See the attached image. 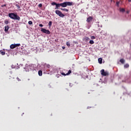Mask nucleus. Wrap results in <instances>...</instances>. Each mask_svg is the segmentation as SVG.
Segmentation results:
<instances>
[{"mask_svg": "<svg viewBox=\"0 0 131 131\" xmlns=\"http://www.w3.org/2000/svg\"><path fill=\"white\" fill-rule=\"evenodd\" d=\"M21 45L20 43H17V44H12L10 45V49H15V48H17V47H20Z\"/></svg>", "mask_w": 131, "mask_h": 131, "instance_id": "obj_7", "label": "nucleus"}, {"mask_svg": "<svg viewBox=\"0 0 131 131\" xmlns=\"http://www.w3.org/2000/svg\"><path fill=\"white\" fill-rule=\"evenodd\" d=\"M6 4H5L4 5H2V8H4V7H6Z\"/></svg>", "mask_w": 131, "mask_h": 131, "instance_id": "obj_32", "label": "nucleus"}, {"mask_svg": "<svg viewBox=\"0 0 131 131\" xmlns=\"http://www.w3.org/2000/svg\"><path fill=\"white\" fill-rule=\"evenodd\" d=\"M61 11H64L65 12H69V10L66 8H61Z\"/></svg>", "mask_w": 131, "mask_h": 131, "instance_id": "obj_13", "label": "nucleus"}, {"mask_svg": "<svg viewBox=\"0 0 131 131\" xmlns=\"http://www.w3.org/2000/svg\"><path fill=\"white\" fill-rule=\"evenodd\" d=\"M0 54L2 55V56H4L6 54V52L5 51H3L2 50L0 51Z\"/></svg>", "mask_w": 131, "mask_h": 131, "instance_id": "obj_12", "label": "nucleus"}, {"mask_svg": "<svg viewBox=\"0 0 131 131\" xmlns=\"http://www.w3.org/2000/svg\"><path fill=\"white\" fill-rule=\"evenodd\" d=\"M21 79H22V78H20L19 77H17L16 78V80H17V81H21V80H22Z\"/></svg>", "mask_w": 131, "mask_h": 131, "instance_id": "obj_15", "label": "nucleus"}, {"mask_svg": "<svg viewBox=\"0 0 131 131\" xmlns=\"http://www.w3.org/2000/svg\"><path fill=\"white\" fill-rule=\"evenodd\" d=\"M61 75H63L64 76H66V75H66V74H65L64 73H61Z\"/></svg>", "mask_w": 131, "mask_h": 131, "instance_id": "obj_29", "label": "nucleus"}, {"mask_svg": "<svg viewBox=\"0 0 131 131\" xmlns=\"http://www.w3.org/2000/svg\"><path fill=\"white\" fill-rule=\"evenodd\" d=\"M52 21H49V26L50 27H51V26H52Z\"/></svg>", "mask_w": 131, "mask_h": 131, "instance_id": "obj_21", "label": "nucleus"}, {"mask_svg": "<svg viewBox=\"0 0 131 131\" xmlns=\"http://www.w3.org/2000/svg\"><path fill=\"white\" fill-rule=\"evenodd\" d=\"M85 40H90V38L89 37H86L85 38Z\"/></svg>", "mask_w": 131, "mask_h": 131, "instance_id": "obj_27", "label": "nucleus"}, {"mask_svg": "<svg viewBox=\"0 0 131 131\" xmlns=\"http://www.w3.org/2000/svg\"><path fill=\"white\" fill-rule=\"evenodd\" d=\"M100 72L102 76H108L109 75V73L108 72H105V70L104 69L101 70Z\"/></svg>", "mask_w": 131, "mask_h": 131, "instance_id": "obj_4", "label": "nucleus"}, {"mask_svg": "<svg viewBox=\"0 0 131 131\" xmlns=\"http://www.w3.org/2000/svg\"><path fill=\"white\" fill-rule=\"evenodd\" d=\"M28 24L29 25H32V21L31 20H30L28 21Z\"/></svg>", "mask_w": 131, "mask_h": 131, "instance_id": "obj_23", "label": "nucleus"}, {"mask_svg": "<svg viewBox=\"0 0 131 131\" xmlns=\"http://www.w3.org/2000/svg\"><path fill=\"white\" fill-rule=\"evenodd\" d=\"M124 68H128V67H129V64L126 63V64H125L124 66Z\"/></svg>", "mask_w": 131, "mask_h": 131, "instance_id": "obj_17", "label": "nucleus"}, {"mask_svg": "<svg viewBox=\"0 0 131 131\" xmlns=\"http://www.w3.org/2000/svg\"><path fill=\"white\" fill-rule=\"evenodd\" d=\"M39 26L40 27H42L43 26V25H42V24H39Z\"/></svg>", "mask_w": 131, "mask_h": 131, "instance_id": "obj_31", "label": "nucleus"}, {"mask_svg": "<svg viewBox=\"0 0 131 131\" xmlns=\"http://www.w3.org/2000/svg\"><path fill=\"white\" fill-rule=\"evenodd\" d=\"M92 21H93V17L92 16H89L86 19V22H88V23H90Z\"/></svg>", "mask_w": 131, "mask_h": 131, "instance_id": "obj_8", "label": "nucleus"}, {"mask_svg": "<svg viewBox=\"0 0 131 131\" xmlns=\"http://www.w3.org/2000/svg\"><path fill=\"white\" fill-rule=\"evenodd\" d=\"M5 24H9V20H6L5 21Z\"/></svg>", "mask_w": 131, "mask_h": 131, "instance_id": "obj_25", "label": "nucleus"}, {"mask_svg": "<svg viewBox=\"0 0 131 131\" xmlns=\"http://www.w3.org/2000/svg\"><path fill=\"white\" fill-rule=\"evenodd\" d=\"M67 47H70V42H67V43H66Z\"/></svg>", "mask_w": 131, "mask_h": 131, "instance_id": "obj_22", "label": "nucleus"}, {"mask_svg": "<svg viewBox=\"0 0 131 131\" xmlns=\"http://www.w3.org/2000/svg\"><path fill=\"white\" fill-rule=\"evenodd\" d=\"M120 62L122 64H124V62H125V60L123 58H122L120 60Z\"/></svg>", "mask_w": 131, "mask_h": 131, "instance_id": "obj_11", "label": "nucleus"}, {"mask_svg": "<svg viewBox=\"0 0 131 131\" xmlns=\"http://www.w3.org/2000/svg\"><path fill=\"white\" fill-rule=\"evenodd\" d=\"M128 2H129V3L131 2V0H128Z\"/></svg>", "mask_w": 131, "mask_h": 131, "instance_id": "obj_33", "label": "nucleus"}, {"mask_svg": "<svg viewBox=\"0 0 131 131\" xmlns=\"http://www.w3.org/2000/svg\"><path fill=\"white\" fill-rule=\"evenodd\" d=\"M61 7H62V8H66L67 6H72L73 5V2H64L62 3H60Z\"/></svg>", "mask_w": 131, "mask_h": 131, "instance_id": "obj_2", "label": "nucleus"}, {"mask_svg": "<svg viewBox=\"0 0 131 131\" xmlns=\"http://www.w3.org/2000/svg\"><path fill=\"white\" fill-rule=\"evenodd\" d=\"M41 31L46 34H51V32L49 30L43 29L42 28H41Z\"/></svg>", "mask_w": 131, "mask_h": 131, "instance_id": "obj_5", "label": "nucleus"}, {"mask_svg": "<svg viewBox=\"0 0 131 131\" xmlns=\"http://www.w3.org/2000/svg\"><path fill=\"white\" fill-rule=\"evenodd\" d=\"M38 7H39V8H41V7H42V4H39L38 5Z\"/></svg>", "mask_w": 131, "mask_h": 131, "instance_id": "obj_28", "label": "nucleus"}, {"mask_svg": "<svg viewBox=\"0 0 131 131\" xmlns=\"http://www.w3.org/2000/svg\"><path fill=\"white\" fill-rule=\"evenodd\" d=\"M103 26H102V25H99V24H98V27H101L102 28Z\"/></svg>", "mask_w": 131, "mask_h": 131, "instance_id": "obj_30", "label": "nucleus"}, {"mask_svg": "<svg viewBox=\"0 0 131 131\" xmlns=\"http://www.w3.org/2000/svg\"><path fill=\"white\" fill-rule=\"evenodd\" d=\"M102 58H100L98 59V62L99 64H102Z\"/></svg>", "mask_w": 131, "mask_h": 131, "instance_id": "obj_16", "label": "nucleus"}, {"mask_svg": "<svg viewBox=\"0 0 131 131\" xmlns=\"http://www.w3.org/2000/svg\"><path fill=\"white\" fill-rule=\"evenodd\" d=\"M120 11L123 13V12H125V10L123 8H120Z\"/></svg>", "mask_w": 131, "mask_h": 131, "instance_id": "obj_14", "label": "nucleus"}, {"mask_svg": "<svg viewBox=\"0 0 131 131\" xmlns=\"http://www.w3.org/2000/svg\"><path fill=\"white\" fill-rule=\"evenodd\" d=\"M55 14H56V15H58L59 17H61V18L65 17V15L58 10H55Z\"/></svg>", "mask_w": 131, "mask_h": 131, "instance_id": "obj_3", "label": "nucleus"}, {"mask_svg": "<svg viewBox=\"0 0 131 131\" xmlns=\"http://www.w3.org/2000/svg\"><path fill=\"white\" fill-rule=\"evenodd\" d=\"M71 73V70H69L68 72L66 74V75H69Z\"/></svg>", "mask_w": 131, "mask_h": 131, "instance_id": "obj_20", "label": "nucleus"}, {"mask_svg": "<svg viewBox=\"0 0 131 131\" xmlns=\"http://www.w3.org/2000/svg\"><path fill=\"white\" fill-rule=\"evenodd\" d=\"M16 7H17V8H18V9H20V6H19V5H18V4H16Z\"/></svg>", "mask_w": 131, "mask_h": 131, "instance_id": "obj_26", "label": "nucleus"}, {"mask_svg": "<svg viewBox=\"0 0 131 131\" xmlns=\"http://www.w3.org/2000/svg\"><path fill=\"white\" fill-rule=\"evenodd\" d=\"M9 30V26H6L5 27V32H8V31Z\"/></svg>", "mask_w": 131, "mask_h": 131, "instance_id": "obj_9", "label": "nucleus"}, {"mask_svg": "<svg viewBox=\"0 0 131 131\" xmlns=\"http://www.w3.org/2000/svg\"><path fill=\"white\" fill-rule=\"evenodd\" d=\"M91 39H95L96 37H95L94 36H92L91 37Z\"/></svg>", "mask_w": 131, "mask_h": 131, "instance_id": "obj_24", "label": "nucleus"}, {"mask_svg": "<svg viewBox=\"0 0 131 131\" xmlns=\"http://www.w3.org/2000/svg\"><path fill=\"white\" fill-rule=\"evenodd\" d=\"M9 17L13 20H17L18 21L20 20V17L16 13H11L8 14Z\"/></svg>", "mask_w": 131, "mask_h": 131, "instance_id": "obj_1", "label": "nucleus"}, {"mask_svg": "<svg viewBox=\"0 0 131 131\" xmlns=\"http://www.w3.org/2000/svg\"><path fill=\"white\" fill-rule=\"evenodd\" d=\"M52 6H56L55 9H59L61 7V3L57 4L55 2H52L51 3Z\"/></svg>", "mask_w": 131, "mask_h": 131, "instance_id": "obj_6", "label": "nucleus"}, {"mask_svg": "<svg viewBox=\"0 0 131 131\" xmlns=\"http://www.w3.org/2000/svg\"><path fill=\"white\" fill-rule=\"evenodd\" d=\"M120 2H121V1H120V2H116V5H117V7H119V4H120Z\"/></svg>", "mask_w": 131, "mask_h": 131, "instance_id": "obj_18", "label": "nucleus"}, {"mask_svg": "<svg viewBox=\"0 0 131 131\" xmlns=\"http://www.w3.org/2000/svg\"><path fill=\"white\" fill-rule=\"evenodd\" d=\"M90 43H91V45H94V40H91L90 41Z\"/></svg>", "mask_w": 131, "mask_h": 131, "instance_id": "obj_19", "label": "nucleus"}, {"mask_svg": "<svg viewBox=\"0 0 131 131\" xmlns=\"http://www.w3.org/2000/svg\"><path fill=\"white\" fill-rule=\"evenodd\" d=\"M38 74L39 76H41V75H42V71H41V70L38 71Z\"/></svg>", "mask_w": 131, "mask_h": 131, "instance_id": "obj_10", "label": "nucleus"}, {"mask_svg": "<svg viewBox=\"0 0 131 131\" xmlns=\"http://www.w3.org/2000/svg\"><path fill=\"white\" fill-rule=\"evenodd\" d=\"M62 49H65V47H62Z\"/></svg>", "mask_w": 131, "mask_h": 131, "instance_id": "obj_34", "label": "nucleus"}]
</instances>
